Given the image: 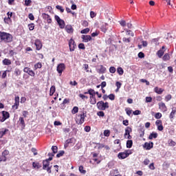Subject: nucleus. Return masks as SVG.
<instances>
[{
  "instance_id": "obj_62",
  "label": "nucleus",
  "mask_w": 176,
  "mask_h": 176,
  "mask_svg": "<svg viewBox=\"0 0 176 176\" xmlns=\"http://www.w3.org/2000/svg\"><path fill=\"white\" fill-rule=\"evenodd\" d=\"M155 119H160L162 118V114L160 113H156L155 114Z\"/></svg>"
},
{
  "instance_id": "obj_45",
  "label": "nucleus",
  "mask_w": 176,
  "mask_h": 176,
  "mask_svg": "<svg viewBox=\"0 0 176 176\" xmlns=\"http://www.w3.org/2000/svg\"><path fill=\"white\" fill-rule=\"evenodd\" d=\"M104 137H109V135H111V131L104 130Z\"/></svg>"
},
{
  "instance_id": "obj_50",
  "label": "nucleus",
  "mask_w": 176,
  "mask_h": 176,
  "mask_svg": "<svg viewBox=\"0 0 176 176\" xmlns=\"http://www.w3.org/2000/svg\"><path fill=\"white\" fill-rule=\"evenodd\" d=\"M64 153H65V151H60L58 154L56 155V157H61V156L64 155Z\"/></svg>"
},
{
  "instance_id": "obj_60",
  "label": "nucleus",
  "mask_w": 176,
  "mask_h": 176,
  "mask_svg": "<svg viewBox=\"0 0 176 176\" xmlns=\"http://www.w3.org/2000/svg\"><path fill=\"white\" fill-rule=\"evenodd\" d=\"M108 98L111 100L113 101L115 100V94H111L108 96Z\"/></svg>"
},
{
  "instance_id": "obj_52",
  "label": "nucleus",
  "mask_w": 176,
  "mask_h": 176,
  "mask_svg": "<svg viewBox=\"0 0 176 176\" xmlns=\"http://www.w3.org/2000/svg\"><path fill=\"white\" fill-rule=\"evenodd\" d=\"M32 2L31 0H25V6H31Z\"/></svg>"
},
{
  "instance_id": "obj_48",
  "label": "nucleus",
  "mask_w": 176,
  "mask_h": 176,
  "mask_svg": "<svg viewBox=\"0 0 176 176\" xmlns=\"http://www.w3.org/2000/svg\"><path fill=\"white\" fill-rule=\"evenodd\" d=\"M126 32V35H131V36H134V33L131 30H124Z\"/></svg>"
},
{
  "instance_id": "obj_35",
  "label": "nucleus",
  "mask_w": 176,
  "mask_h": 176,
  "mask_svg": "<svg viewBox=\"0 0 176 176\" xmlns=\"http://www.w3.org/2000/svg\"><path fill=\"white\" fill-rule=\"evenodd\" d=\"M78 170H79L80 174L85 175L87 173L86 170H84L83 166H80L78 168Z\"/></svg>"
},
{
  "instance_id": "obj_25",
  "label": "nucleus",
  "mask_w": 176,
  "mask_h": 176,
  "mask_svg": "<svg viewBox=\"0 0 176 176\" xmlns=\"http://www.w3.org/2000/svg\"><path fill=\"white\" fill-rule=\"evenodd\" d=\"M164 91V90L163 89L158 88L157 87H155L154 88V91H155V93H157V94H162Z\"/></svg>"
},
{
  "instance_id": "obj_41",
  "label": "nucleus",
  "mask_w": 176,
  "mask_h": 176,
  "mask_svg": "<svg viewBox=\"0 0 176 176\" xmlns=\"http://www.w3.org/2000/svg\"><path fill=\"white\" fill-rule=\"evenodd\" d=\"M14 74L16 76H20L21 75V70L20 69H15Z\"/></svg>"
},
{
  "instance_id": "obj_9",
  "label": "nucleus",
  "mask_w": 176,
  "mask_h": 176,
  "mask_svg": "<svg viewBox=\"0 0 176 176\" xmlns=\"http://www.w3.org/2000/svg\"><path fill=\"white\" fill-rule=\"evenodd\" d=\"M14 103L12 105V109H19V106L20 105V97L16 96L14 98Z\"/></svg>"
},
{
  "instance_id": "obj_15",
  "label": "nucleus",
  "mask_w": 176,
  "mask_h": 176,
  "mask_svg": "<svg viewBox=\"0 0 176 176\" xmlns=\"http://www.w3.org/2000/svg\"><path fill=\"white\" fill-rule=\"evenodd\" d=\"M23 72H25L26 74H28V75H30V76H35V72L31 70L30 67H25L23 69Z\"/></svg>"
},
{
  "instance_id": "obj_40",
  "label": "nucleus",
  "mask_w": 176,
  "mask_h": 176,
  "mask_svg": "<svg viewBox=\"0 0 176 176\" xmlns=\"http://www.w3.org/2000/svg\"><path fill=\"white\" fill-rule=\"evenodd\" d=\"M88 93H89V96H96V91L93 89H88Z\"/></svg>"
},
{
  "instance_id": "obj_28",
  "label": "nucleus",
  "mask_w": 176,
  "mask_h": 176,
  "mask_svg": "<svg viewBox=\"0 0 176 176\" xmlns=\"http://www.w3.org/2000/svg\"><path fill=\"white\" fill-rule=\"evenodd\" d=\"M117 72L118 75H120V76H122V75L124 74V70H123V68H122L121 67H119L117 68Z\"/></svg>"
},
{
  "instance_id": "obj_12",
  "label": "nucleus",
  "mask_w": 176,
  "mask_h": 176,
  "mask_svg": "<svg viewBox=\"0 0 176 176\" xmlns=\"http://www.w3.org/2000/svg\"><path fill=\"white\" fill-rule=\"evenodd\" d=\"M19 124L21 128V130H24L25 129V121H24V118L20 117L19 119Z\"/></svg>"
},
{
  "instance_id": "obj_37",
  "label": "nucleus",
  "mask_w": 176,
  "mask_h": 176,
  "mask_svg": "<svg viewBox=\"0 0 176 176\" xmlns=\"http://www.w3.org/2000/svg\"><path fill=\"white\" fill-rule=\"evenodd\" d=\"M35 69H41L42 68V63L38 62L34 65Z\"/></svg>"
},
{
  "instance_id": "obj_6",
  "label": "nucleus",
  "mask_w": 176,
  "mask_h": 176,
  "mask_svg": "<svg viewBox=\"0 0 176 176\" xmlns=\"http://www.w3.org/2000/svg\"><path fill=\"white\" fill-rule=\"evenodd\" d=\"M1 113L3 117H0V122H5L6 119L10 118V114L8 111H3Z\"/></svg>"
},
{
  "instance_id": "obj_58",
  "label": "nucleus",
  "mask_w": 176,
  "mask_h": 176,
  "mask_svg": "<svg viewBox=\"0 0 176 176\" xmlns=\"http://www.w3.org/2000/svg\"><path fill=\"white\" fill-rule=\"evenodd\" d=\"M138 56L139 58H144V57H145V54L142 52H139Z\"/></svg>"
},
{
  "instance_id": "obj_59",
  "label": "nucleus",
  "mask_w": 176,
  "mask_h": 176,
  "mask_svg": "<svg viewBox=\"0 0 176 176\" xmlns=\"http://www.w3.org/2000/svg\"><path fill=\"white\" fill-rule=\"evenodd\" d=\"M122 41L125 43H130V42L131 41V40H130V38H126V37H124L123 38H122Z\"/></svg>"
},
{
  "instance_id": "obj_29",
  "label": "nucleus",
  "mask_w": 176,
  "mask_h": 176,
  "mask_svg": "<svg viewBox=\"0 0 176 176\" xmlns=\"http://www.w3.org/2000/svg\"><path fill=\"white\" fill-rule=\"evenodd\" d=\"M32 167H33V168L39 169V168H41V167H42V165L41 164H39V162H36V163L33 162Z\"/></svg>"
},
{
  "instance_id": "obj_1",
  "label": "nucleus",
  "mask_w": 176,
  "mask_h": 176,
  "mask_svg": "<svg viewBox=\"0 0 176 176\" xmlns=\"http://www.w3.org/2000/svg\"><path fill=\"white\" fill-rule=\"evenodd\" d=\"M0 39L6 43H9L13 41V36H12V34L10 33L0 32Z\"/></svg>"
},
{
  "instance_id": "obj_46",
  "label": "nucleus",
  "mask_w": 176,
  "mask_h": 176,
  "mask_svg": "<svg viewBox=\"0 0 176 176\" xmlns=\"http://www.w3.org/2000/svg\"><path fill=\"white\" fill-rule=\"evenodd\" d=\"M109 72L111 74H115L116 72V68H115V67H113V66L110 67Z\"/></svg>"
},
{
  "instance_id": "obj_57",
  "label": "nucleus",
  "mask_w": 176,
  "mask_h": 176,
  "mask_svg": "<svg viewBox=\"0 0 176 176\" xmlns=\"http://www.w3.org/2000/svg\"><path fill=\"white\" fill-rule=\"evenodd\" d=\"M84 130L86 133H89L90 130H91V127H90V126H85Z\"/></svg>"
},
{
  "instance_id": "obj_2",
  "label": "nucleus",
  "mask_w": 176,
  "mask_h": 176,
  "mask_svg": "<svg viewBox=\"0 0 176 176\" xmlns=\"http://www.w3.org/2000/svg\"><path fill=\"white\" fill-rule=\"evenodd\" d=\"M96 107L99 111H105L109 108V103L108 102H104V101L100 100L96 103Z\"/></svg>"
},
{
  "instance_id": "obj_54",
  "label": "nucleus",
  "mask_w": 176,
  "mask_h": 176,
  "mask_svg": "<svg viewBox=\"0 0 176 176\" xmlns=\"http://www.w3.org/2000/svg\"><path fill=\"white\" fill-rule=\"evenodd\" d=\"M171 98H173V96L171 94H168L165 97V101L168 102L170 100H171Z\"/></svg>"
},
{
  "instance_id": "obj_16",
  "label": "nucleus",
  "mask_w": 176,
  "mask_h": 176,
  "mask_svg": "<svg viewBox=\"0 0 176 176\" xmlns=\"http://www.w3.org/2000/svg\"><path fill=\"white\" fill-rule=\"evenodd\" d=\"M42 16H43V19H45V20H47V22L48 24H52V18L50 17V15L46 13H43Z\"/></svg>"
},
{
  "instance_id": "obj_53",
  "label": "nucleus",
  "mask_w": 176,
  "mask_h": 176,
  "mask_svg": "<svg viewBox=\"0 0 176 176\" xmlns=\"http://www.w3.org/2000/svg\"><path fill=\"white\" fill-rule=\"evenodd\" d=\"M140 132L141 133L140 135V137H144V135H145V129H144V127L140 129Z\"/></svg>"
},
{
  "instance_id": "obj_23",
  "label": "nucleus",
  "mask_w": 176,
  "mask_h": 176,
  "mask_svg": "<svg viewBox=\"0 0 176 176\" xmlns=\"http://www.w3.org/2000/svg\"><path fill=\"white\" fill-rule=\"evenodd\" d=\"M3 65H12V60L9 58H4L2 61Z\"/></svg>"
},
{
  "instance_id": "obj_39",
  "label": "nucleus",
  "mask_w": 176,
  "mask_h": 176,
  "mask_svg": "<svg viewBox=\"0 0 176 176\" xmlns=\"http://www.w3.org/2000/svg\"><path fill=\"white\" fill-rule=\"evenodd\" d=\"M175 113H176V110L173 109L169 116L170 119H174V116L175 115Z\"/></svg>"
},
{
  "instance_id": "obj_27",
  "label": "nucleus",
  "mask_w": 176,
  "mask_h": 176,
  "mask_svg": "<svg viewBox=\"0 0 176 176\" xmlns=\"http://www.w3.org/2000/svg\"><path fill=\"white\" fill-rule=\"evenodd\" d=\"M131 131H133V129H131V127L127 126L125 129V133H124V136L126 137V135L130 134V133H131Z\"/></svg>"
},
{
  "instance_id": "obj_56",
  "label": "nucleus",
  "mask_w": 176,
  "mask_h": 176,
  "mask_svg": "<svg viewBox=\"0 0 176 176\" xmlns=\"http://www.w3.org/2000/svg\"><path fill=\"white\" fill-rule=\"evenodd\" d=\"M168 145L169 146H175V142H174L173 140H170L168 141Z\"/></svg>"
},
{
  "instance_id": "obj_7",
  "label": "nucleus",
  "mask_w": 176,
  "mask_h": 176,
  "mask_svg": "<svg viewBox=\"0 0 176 176\" xmlns=\"http://www.w3.org/2000/svg\"><path fill=\"white\" fill-rule=\"evenodd\" d=\"M64 69H65V64L60 63L58 65V66L56 67V71H57L58 74H60V75H61L63 74Z\"/></svg>"
},
{
  "instance_id": "obj_5",
  "label": "nucleus",
  "mask_w": 176,
  "mask_h": 176,
  "mask_svg": "<svg viewBox=\"0 0 176 176\" xmlns=\"http://www.w3.org/2000/svg\"><path fill=\"white\" fill-rule=\"evenodd\" d=\"M54 19L56 21H57L58 25H59L60 28H65V22L64 21V20L60 19L58 15H55Z\"/></svg>"
},
{
  "instance_id": "obj_20",
  "label": "nucleus",
  "mask_w": 176,
  "mask_h": 176,
  "mask_svg": "<svg viewBox=\"0 0 176 176\" xmlns=\"http://www.w3.org/2000/svg\"><path fill=\"white\" fill-rule=\"evenodd\" d=\"M108 27H109L108 23H103L100 28L102 32H104V34H105V32L108 31Z\"/></svg>"
},
{
  "instance_id": "obj_32",
  "label": "nucleus",
  "mask_w": 176,
  "mask_h": 176,
  "mask_svg": "<svg viewBox=\"0 0 176 176\" xmlns=\"http://www.w3.org/2000/svg\"><path fill=\"white\" fill-rule=\"evenodd\" d=\"M7 15L8 16V17L4 19L5 23H6V20L8 21V20H10V19H12V16H13V12H7Z\"/></svg>"
},
{
  "instance_id": "obj_43",
  "label": "nucleus",
  "mask_w": 176,
  "mask_h": 176,
  "mask_svg": "<svg viewBox=\"0 0 176 176\" xmlns=\"http://www.w3.org/2000/svg\"><path fill=\"white\" fill-rule=\"evenodd\" d=\"M56 8L58 10H60V13H64V8H63V6L57 5L56 6Z\"/></svg>"
},
{
  "instance_id": "obj_22",
  "label": "nucleus",
  "mask_w": 176,
  "mask_h": 176,
  "mask_svg": "<svg viewBox=\"0 0 176 176\" xmlns=\"http://www.w3.org/2000/svg\"><path fill=\"white\" fill-rule=\"evenodd\" d=\"M106 72L107 68L104 67L102 65H101L98 70V74H105Z\"/></svg>"
},
{
  "instance_id": "obj_18",
  "label": "nucleus",
  "mask_w": 176,
  "mask_h": 176,
  "mask_svg": "<svg viewBox=\"0 0 176 176\" xmlns=\"http://www.w3.org/2000/svg\"><path fill=\"white\" fill-rule=\"evenodd\" d=\"M50 166V162H48L47 160H45L43 161V170H46L47 167Z\"/></svg>"
},
{
  "instance_id": "obj_13",
  "label": "nucleus",
  "mask_w": 176,
  "mask_h": 176,
  "mask_svg": "<svg viewBox=\"0 0 176 176\" xmlns=\"http://www.w3.org/2000/svg\"><path fill=\"white\" fill-rule=\"evenodd\" d=\"M164 52H166V46L164 45L162 47L161 50L157 52V56H158L160 58H162V57H163V55L164 54Z\"/></svg>"
},
{
  "instance_id": "obj_26",
  "label": "nucleus",
  "mask_w": 176,
  "mask_h": 176,
  "mask_svg": "<svg viewBox=\"0 0 176 176\" xmlns=\"http://www.w3.org/2000/svg\"><path fill=\"white\" fill-rule=\"evenodd\" d=\"M157 133L152 132L148 136V140H153V138H157Z\"/></svg>"
},
{
  "instance_id": "obj_10",
  "label": "nucleus",
  "mask_w": 176,
  "mask_h": 176,
  "mask_svg": "<svg viewBox=\"0 0 176 176\" xmlns=\"http://www.w3.org/2000/svg\"><path fill=\"white\" fill-rule=\"evenodd\" d=\"M143 148L144 149H146V151H151V149H152V148H153V142H149L148 143L145 142L144 144L143 145Z\"/></svg>"
},
{
  "instance_id": "obj_4",
  "label": "nucleus",
  "mask_w": 176,
  "mask_h": 176,
  "mask_svg": "<svg viewBox=\"0 0 176 176\" xmlns=\"http://www.w3.org/2000/svg\"><path fill=\"white\" fill-rule=\"evenodd\" d=\"M132 153L131 150H126L124 152L119 153L118 154V159L122 160L123 159H126V157H129V156H130V155Z\"/></svg>"
},
{
  "instance_id": "obj_36",
  "label": "nucleus",
  "mask_w": 176,
  "mask_h": 176,
  "mask_svg": "<svg viewBox=\"0 0 176 176\" xmlns=\"http://www.w3.org/2000/svg\"><path fill=\"white\" fill-rule=\"evenodd\" d=\"M78 112H79V108L78 107H73L72 110V113H73V115H75V113H78Z\"/></svg>"
},
{
  "instance_id": "obj_51",
  "label": "nucleus",
  "mask_w": 176,
  "mask_h": 176,
  "mask_svg": "<svg viewBox=\"0 0 176 176\" xmlns=\"http://www.w3.org/2000/svg\"><path fill=\"white\" fill-rule=\"evenodd\" d=\"M28 27H29L30 31H34V29L35 28V25H34V23H30L28 25Z\"/></svg>"
},
{
  "instance_id": "obj_44",
  "label": "nucleus",
  "mask_w": 176,
  "mask_h": 176,
  "mask_svg": "<svg viewBox=\"0 0 176 176\" xmlns=\"http://www.w3.org/2000/svg\"><path fill=\"white\" fill-rule=\"evenodd\" d=\"M58 150V147H57L56 146H52V151L54 155H55V153H57Z\"/></svg>"
},
{
  "instance_id": "obj_33",
  "label": "nucleus",
  "mask_w": 176,
  "mask_h": 176,
  "mask_svg": "<svg viewBox=\"0 0 176 176\" xmlns=\"http://www.w3.org/2000/svg\"><path fill=\"white\" fill-rule=\"evenodd\" d=\"M133 146V140H129L126 141V148H131Z\"/></svg>"
},
{
  "instance_id": "obj_11",
  "label": "nucleus",
  "mask_w": 176,
  "mask_h": 176,
  "mask_svg": "<svg viewBox=\"0 0 176 176\" xmlns=\"http://www.w3.org/2000/svg\"><path fill=\"white\" fill-rule=\"evenodd\" d=\"M34 45L36 46V50H41L43 47L42 42L39 39H36L34 41Z\"/></svg>"
},
{
  "instance_id": "obj_30",
  "label": "nucleus",
  "mask_w": 176,
  "mask_h": 176,
  "mask_svg": "<svg viewBox=\"0 0 176 176\" xmlns=\"http://www.w3.org/2000/svg\"><path fill=\"white\" fill-rule=\"evenodd\" d=\"M143 64L144 67H146V68H148V69H152V63H149L147 61H144Z\"/></svg>"
},
{
  "instance_id": "obj_55",
  "label": "nucleus",
  "mask_w": 176,
  "mask_h": 176,
  "mask_svg": "<svg viewBox=\"0 0 176 176\" xmlns=\"http://www.w3.org/2000/svg\"><path fill=\"white\" fill-rule=\"evenodd\" d=\"M78 49H81V50H85V49H86V47H85L84 43H81L78 45Z\"/></svg>"
},
{
  "instance_id": "obj_8",
  "label": "nucleus",
  "mask_w": 176,
  "mask_h": 176,
  "mask_svg": "<svg viewBox=\"0 0 176 176\" xmlns=\"http://www.w3.org/2000/svg\"><path fill=\"white\" fill-rule=\"evenodd\" d=\"M69 47L70 52H74L75 48L76 47V44H75V41H74L72 38H70L69 41Z\"/></svg>"
},
{
  "instance_id": "obj_47",
  "label": "nucleus",
  "mask_w": 176,
  "mask_h": 176,
  "mask_svg": "<svg viewBox=\"0 0 176 176\" xmlns=\"http://www.w3.org/2000/svg\"><path fill=\"white\" fill-rule=\"evenodd\" d=\"M9 155V151L8 150H5L1 153V155H3V157H6Z\"/></svg>"
},
{
  "instance_id": "obj_19",
  "label": "nucleus",
  "mask_w": 176,
  "mask_h": 176,
  "mask_svg": "<svg viewBox=\"0 0 176 176\" xmlns=\"http://www.w3.org/2000/svg\"><path fill=\"white\" fill-rule=\"evenodd\" d=\"M90 104L91 105H96V104H97V99H96V95H92L90 96Z\"/></svg>"
},
{
  "instance_id": "obj_64",
  "label": "nucleus",
  "mask_w": 176,
  "mask_h": 176,
  "mask_svg": "<svg viewBox=\"0 0 176 176\" xmlns=\"http://www.w3.org/2000/svg\"><path fill=\"white\" fill-rule=\"evenodd\" d=\"M7 160H8V158L3 157V155L0 156V162H6Z\"/></svg>"
},
{
  "instance_id": "obj_21",
  "label": "nucleus",
  "mask_w": 176,
  "mask_h": 176,
  "mask_svg": "<svg viewBox=\"0 0 176 176\" xmlns=\"http://www.w3.org/2000/svg\"><path fill=\"white\" fill-rule=\"evenodd\" d=\"M160 109L162 110L163 112H167V107L164 102L159 103Z\"/></svg>"
},
{
  "instance_id": "obj_42",
  "label": "nucleus",
  "mask_w": 176,
  "mask_h": 176,
  "mask_svg": "<svg viewBox=\"0 0 176 176\" xmlns=\"http://www.w3.org/2000/svg\"><path fill=\"white\" fill-rule=\"evenodd\" d=\"M69 100H68L67 98L64 99L62 104H61V107H63V108H65V104H69Z\"/></svg>"
},
{
  "instance_id": "obj_14",
  "label": "nucleus",
  "mask_w": 176,
  "mask_h": 176,
  "mask_svg": "<svg viewBox=\"0 0 176 176\" xmlns=\"http://www.w3.org/2000/svg\"><path fill=\"white\" fill-rule=\"evenodd\" d=\"M81 38L82 39V42H85V43H87V42H90V41H91V36L90 35L82 34Z\"/></svg>"
},
{
  "instance_id": "obj_63",
  "label": "nucleus",
  "mask_w": 176,
  "mask_h": 176,
  "mask_svg": "<svg viewBox=\"0 0 176 176\" xmlns=\"http://www.w3.org/2000/svg\"><path fill=\"white\" fill-rule=\"evenodd\" d=\"M133 115L137 116V115H141V111L140 110H135L133 112Z\"/></svg>"
},
{
  "instance_id": "obj_3",
  "label": "nucleus",
  "mask_w": 176,
  "mask_h": 176,
  "mask_svg": "<svg viewBox=\"0 0 176 176\" xmlns=\"http://www.w3.org/2000/svg\"><path fill=\"white\" fill-rule=\"evenodd\" d=\"M87 116V112L82 111L81 113L76 117V123H77V124H83V123H85V118Z\"/></svg>"
},
{
  "instance_id": "obj_17",
  "label": "nucleus",
  "mask_w": 176,
  "mask_h": 176,
  "mask_svg": "<svg viewBox=\"0 0 176 176\" xmlns=\"http://www.w3.org/2000/svg\"><path fill=\"white\" fill-rule=\"evenodd\" d=\"M65 30H66V32H67V34H72L74 32V28H72V25H67L65 27Z\"/></svg>"
},
{
  "instance_id": "obj_38",
  "label": "nucleus",
  "mask_w": 176,
  "mask_h": 176,
  "mask_svg": "<svg viewBox=\"0 0 176 176\" xmlns=\"http://www.w3.org/2000/svg\"><path fill=\"white\" fill-rule=\"evenodd\" d=\"M89 32H90V28H87L80 31V34H89Z\"/></svg>"
},
{
  "instance_id": "obj_24",
  "label": "nucleus",
  "mask_w": 176,
  "mask_h": 176,
  "mask_svg": "<svg viewBox=\"0 0 176 176\" xmlns=\"http://www.w3.org/2000/svg\"><path fill=\"white\" fill-rule=\"evenodd\" d=\"M8 131H9V129L3 128L1 131H0V138H3V135H5Z\"/></svg>"
},
{
  "instance_id": "obj_61",
  "label": "nucleus",
  "mask_w": 176,
  "mask_h": 176,
  "mask_svg": "<svg viewBox=\"0 0 176 176\" xmlns=\"http://www.w3.org/2000/svg\"><path fill=\"white\" fill-rule=\"evenodd\" d=\"M28 18L31 21L35 20V16H34V14H32V13H30V14H28Z\"/></svg>"
},
{
  "instance_id": "obj_34",
  "label": "nucleus",
  "mask_w": 176,
  "mask_h": 176,
  "mask_svg": "<svg viewBox=\"0 0 176 176\" xmlns=\"http://www.w3.org/2000/svg\"><path fill=\"white\" fill-rule=\"evenodd\" d=\"M162 60L164 61H168L170 60V54H165L164 56L162 57Z\"/></svg>"
},
{
  "instance_id": "obj_31",
  "label": "nucleus",
  "mask_w": 176,
  "mask_h": 176,
  "mask_svg": "<svg viewBox=\"0 0 176 176\" xmlns=\"http://www.w3.org/2000/svg\"><path fill=\"white\" fill-rule=\"evenodd\" d=\"M54 93H56V87L54 85H52L50 88V96H53Z\"/></svg>"
},
{
  "instance_id": "obj_49",
  "label": "nucleus",
  "mask_w": 176,
  "mask_h": 176,
  "mask_svg": "<svg viewBox=\"0 0 176 176\" xmlns=\"http://www.w3.org/2000/svg\"><path fill=\"white\" fill-rule=\"evenodd\" d=\"M98 116H100L101 118H104L105 116V113L104 111H100L97 113Z\"/></svg>"
}]
</instances>
